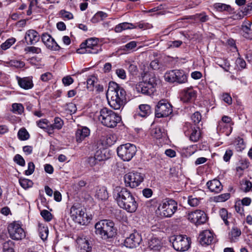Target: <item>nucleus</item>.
I'll return each mask as SVG.
<instances>
[{
	"label": "nucleus",
	"mask_w": 252,
	"mask_h": 252,
	"mask_svg": "<svg viewBox=\"0 0 252 252\" xmlns=\"http://www.w3.org/2000/svg\"><path fill=\"white\" fill-rule=\"evenodd\" d=\"M178 204L172 199L166 198L160 203L158 210L161 217L170 218L176 212Z\"/></svg>",
	"instance_id": "obj_5"
},
{
	"label": "nucleus",
	"mask_w": 252,
	"mask_h": 252,
	"mask_svg": "<svg viewBox=\"0 0 252 252\" xmlns=\"http://www.w3.org/2000/svg\"><path fill=\"white\" fill-rule=\"evenodd\" d=\"M213 6L217 11L225 12L227 14H232L235 12L234 8L229 4L218 2L215 3Z\"/></svg>",
	"instance_id": "obj_21"
},
{
	"label": "nucleus",
	"mask_w": 252,
	"mask_h": 252,
	"mask_svg": "<svg viewBox=\"0 0 252 252\" xmlns=\"http://www.w3.org/2000/svg\"><path fill=\"white\" fill-rule=\"evenodd\" d=\"M252 188V184L249 181H245L244 183L242 185V189L245 192L249 191Z\"/></svg>",
	"instance_id": "obj_60"
},
{
	"label": "nucleus",
	"mask_w": 252,
	"mask_h": 252,
	"mask_svg": "<svg viewBox=\"0 0 252 252\" xmlns=\"http://www.w3.org/2000/svg\"><path fill=\"white\" fill-rule=\"evenodd\" d=\"M187 136H189L190 141L196 142L200 137V132L195 127H193V129H191L190 134Z\"/></svg>",
	"instance_id": "obj_32"
},
{
	"label": "nucleus",
	"mask_w": 252,
	"mask_h": 252,
	"mask_svg": "<svg viewBox=\"0 0 252 252\" xmlns=\"http://www.w3.org/2000/svg\"><path fill=\"white\" fill-rule=\"evenodd\" d=\"M19 182L21 186L24 189H27L32 187L33 182L32 180L27 179H19Z\"/></svg>",
	"instance_id": "obj_37"
},
{
	"label": "nucleus",
	"mask_w": 252,
	"mask_h": 252,
	"mask_svg": "<svg viewBox=\"0 0 252 252\" xmlns=\"http://www.w3.org/2000/svg\"><path fill=\"white\" fill-rule=\"evenodd\" d=\"M117 140V138L115 134L109 133L104 137L102 142L106 146H111L115 143Z\"/></svg>",
	"instance_id": "obj_28"
},
{
	"label": "nucleus",
	"mask_w": 252,
	"mask_h": 252,
	"mask_svg": "<svg viewBox=\"0 0 252 252\" xmlns=\"http://www.w3.org/2000/svg\"><path fill=\"white\" fill-rule=\"evenodd\" d=\"M38 3V0H30V5L28 9L27 10V14L30 15L32 13V10L36 7Z\"/></svg>",
	"instance_id": "obj_45"
},
{
	"label": "nucleus",
	"mask_w": 252,
	"mask_h": 252,
	"mask_svg": "<svg viewBox=\"0 0 252 252\" xmlns=\"http://www.w3.org/2000/svg\"><path fill=\"white\" fill-rule=\"evenodd\" d=\"M53 127H54L56 129H61L63 125V121L59 117H56L54 119V123L53 124H51Z\"/></svg>",
	"instance_id": "obj_43"
},
{
	"label": "nucleus",
	"mask_w": 252,
	"mask_h": 252,
	"mask_svg": "<svg viewBox=\"0 0 252 252\" xmlns=\"http://www.w3.org/2000/svg\"><path fill=\"white\" fill-rule=\"evenodd\" d=\"M214 234L209 230H205L201 232L199 236V241L202 245L211 244L214 240Z\"/></svg>",
	"instance_id": "obj_20"
},
{
	"label": "nucleus",
	"mask_w": 252,
	"mask_h": 252,
	"mask_svg": "<svg viewBox=\"0 0 252 252\" xmlns=\"http://www.w3.org/2000/svg\"><path fill=\"white\" fill-rule=\"evenodd\" d=\"M137 46V42L135 41H132L123 47V50L128 51L132 50Z\"/></svg>",
	"instance_id": "obj_49"
},
{
	"label": "nucleus",
	"mask_w": 252,
	"mask_h": 252,
	"mask_svg": "<svg viewBox=\"0 0 252 252\" xmlns=\"http://www.w3.org/2000/svg\"><path fill=\"white\" fill-rule=\"evenodd\" d=\"M70 215L72 219L79 224H84L88 220L85 209L82 207L72 206L70 208Z\"/></svg>",
	"instance_id": "obj_10"
},
{
	"label": "nucleus",
	"mask_w": 252,
	"mask_h": 252,
	"mask_svg": "<svg viewBox=\"0 0 252 252\" xmlns=\"http://www.w3.org/2000/svg\"><path fill=\"white\" fill-rule=\"evenodd\" d=\"M142 241L141 235L137 232L131 233L126 237L124 242V245L128 248L133 249L138 247Z\"/></svg>",
	"instance_id": "obj_16"
},
{
	"label": "nucleus",
	"mask_w": 252,
	"mask_h": 252,
	"mask_svg": "<svg viewBox=\"0 0 252 252\" xmlns=\"http://www.w3.org/2000/svg\"><path fill=\"white\" fill-rule=\"evenodd\" d=\"M148 247L150 250L159 251L162 247L160 240L157 238H152L148 242Z\"/></svg>",
	"instance_id": "obj_29"
},
{
	"label": "nucleus",
	"mask_w": 252,
	"mask_h": 252,
	"mask_svg": "<svg viewBox=\"0 0 252 252\" xmlns=\"http://www.w3.org/2000/svg\"><path fill=\"white\" fill-rule=\"evenodd\" d=\"M117 154L120 158L126 161H130L135 156L137 149L136 146L131 143H126L117 148Z\"/></svg>",
	"instance_id": "obj_6"
},
{
	"label": "nucleus",
	"mask_w": 252,
	"mask_h": 252,
	"mask_svg": "<svg viewBox=\"0 0 252 252\" xmlns=\"http://www.w3.org/2000/svg\"><path fill=\"white\" fill-rule=\"evenodd\" d=\"M18 137L21 140H26L30 137V135L27 130L25 128H22L18 131Z\"/></svg>",
	"instance_id": "obj_36"
},
{
	"label": "nucleus",
	"mask_w": 252,
	"mask_h": 252,
	"mask_svg": "<svg viewBox=\"0 0 252 252\" xmlns=\"http://www.w3.org/2000/svg\"><path fill=\"white\" fill-rule=\"evenodd\" d=\"M193 127L191 124L189 123H186L183 126V130L185 134L187 136L190 134V132L191 131V129H193Z\"/></svg>",
	"instance_id": "obj_52"
},
{
	"label": "nucleus",
	"mask_w": 252,
	"mask_h": 252,
	"mask_svg": "<svg viewBox=\"0 0 252 252\" xmlns=\"http://www.w3.org/2000/svg\"><path fill=\"white\" fill-rule=\"evenodd\" d=\"M104 151V150L102 151L101 150H98L95 152L94 156L96 158V160L98 162L107 159V157L105 153L103 152Z\"/></svg>",
	"instance_id": "obj_41"
},
{
	"label": "nucleus",
	"mask_w": 252,
	"mask_h": 252,
	"mask_svg": "<svg viewBox=\"0 0 252 252\" xmlns=\"http://www.w3.org/2000/svg\"><path fill=\"white\" fill-rule=\"evenodd\" d=\"M152 135L157 139H160L166 136L165 129L160 126H158L152 130Z\"/></svg>",
	"instance_id": "obj_27"
},
{
	"label": "nucleus",
	"mask_w": 252,
	"mask_h": 252,
	"mask_svg": "<svg viewBox=\"0 0 252 252\" xmlns=\"http://www.w3.org/2000/svg\"><path fill=\"white\" fill-rule=\"evenodd\" d=\"M113 196L118 205L129 213L136 211L138 203L135 198L126 188L117 187L113 191Z\"/></svg>",
	"instance_id": "obj_2"
},
{
	"label": "nucleus",
	"mask_w": 252,
	"mask_h": 252,
	"mask_svg": "<svg viewBox=\"0 0 252 252\" xmlns=\"http://www.w3.org/2000/svg\"><path fill=\"white\" fill-rule=\"evenodd\" d=\"M62 82L65 86H69L73 83V79L70 76H67L63 78Z\"/></svg>",
	"instance_id": "obj_64"
},
{
	"label": "nucleus",
	"mask_w": 252,
	"mask_h": 252,
	"mask_svg": "<svg viewBox=\"0 0 252 252\" xmlns=\"http://www.w3.org/2000/svg\"><path fill=\"white\" fill-rule=\"evenodd\" d=\"M7 229L10 237L13 240H20L26 237L24 230L17 222L15 221L9 224Z\"/></svg>",
	"instance_id": "obj_11"
},
{
	"label": "nucleus",
	"mask_w": 252,
	"mask_h": 252,
	"mask_svg": "<svg viewBox=\"0 0 252 252\" xmlns=\"http://www.w3.org/2000/svg\"><path fill=\"white\" fill-rule=\"evenodd\" d=\"M207 186L209 190L212 192L218 193L222 189V186L219 180L214 179L207 183Z\"/></svg>",
	"instance_id": "obj_24"
},
{
	"label": "nucleus",
	"mask_w": 252,
	"mask_h": 252,
	"mask_svg": "<svg viewBox=\"0 0 252 252\" xmlns=\"http://www.w3.org/2000/svg\"><path fill=\"white\" fill-rule=\"evenodd\" d=\"M41 37L43 43L48 49L54 51H58L60 49L54 39L47 33H43Z\"/></svg>",
	"instance_id": "obj_17"
},
{
	"label": "nucleus",
	"mask_w": 252,
	"mask_h": 252,
	"mask_svg": "<svg viewBox=\"0 0 252 252\" xmlns=\"http://www.w3.org/2000/svg\"><path fill=\"white\" fill-rule=\"evenodd\" d=\"M87 163L92 167L94 166L98 163V161L96 160L94 156L89 157L87 158Z\"/></svg>",
	"instance_id": "obj_62"
},
{
	"label": "nucleus",
	"mask_w": 252,
	"mask_h": 252,
	"mask_svg": "<svg viewBox=\"0 0 252 252\" xmlns=\"http://www.w3.org/2000/svg\"><path fill=\"white\" fill-rule=\"evenodd\" d=\"M135 25L136 26V27H138L139 29L144 30L150 29L152 27L151 24H150L148 23H144L143 22H140L135 24Z\"/></svg>",
	"instance_id": "obj_56"
},
{
	"label": "nucleus",
	"mask_w": 252,
	"mask_h": 252,
	"mask_svg": "<svg viewBox=\"0 0 252 252\" xmlns=\"http://www.w3.org/2000/svg\"><path fill=\"white\" fill-rule=\"evenodd\" d=\"M126 93L125 89L115 82L109 83L106 97L109 106L114 110L124 108L126 102Z\"/></svg>",
	"instance_id": "obj_1"
},
{
	"label": "nucleus",
	"mask_w": 252,
	"mask_h": 252,
	"mask_svg": "<svg viewBox=\"0 0 252 252\" xmlns=\"http://www.w3.org/2000/svg\"><path fill=\"white\" fill-rule=\"evenodd\" d=\"M136 28V26L135 25L130 23L124 22L116 26L115 30L116 32H120L123 30L135 29Z\"/></svg>",
	"instance_id": "obj_30"
},
{
	"label": "nucleus",
	"mask_w": 252,
	"mask_h": 252,
	"mask_svg": "<svg viewBox=\"0 0 252 252\" xmlns=\"http://www.w3.org/2000/svg\"><path fill=\"white\" fill-rule=\"evenodd\" d=\"M14 38H11L7 39L4 43L1 45V48L2 50H5L8 49L15 42Z\"/></svg>",
	"instance_id": "obj_42"
},
{
	"label": "nucleus",
	"mask_w": 252,
	"mask_h": 252,
	"mask_svg": "<svg viewBox=\"0 0 252 252\" xmlns=\"http://www.w3.org/2000/svg\"><path fill=\"white\" fill-rule=\"evenodd\" d=\"M217 130L219 134L224 133L225 135L229 136L232 132V127L230 124H224L223 122H219Z\"/></svg>",
	"instance_id": "obj_25"
},
{
	"label": "nucleus",
	"mask_w": 252,
	"mask_h": 252,
	"mask_svg": "<svg viewBox=\"0 0 252 252\" xmlns=\"http://www.w3.org/2000/svg\"><path fill=\"white\" fill-rule=\"evenodd\" d=\"M116 73L118 77L122 79H125L126 75L125 70L122 68H119L116 70Z\"/></svg>",
	"instance_id": "obj_59"
},
{
	"label": "nucleus",
	"mask_w": 252,
	"mask_h": 252,
	"mask_svg": "<svg viewBox=\"0 0 252 252\" xmlns=\"http://www.w3.org/2000/svg\"><path fill=\"white\" fill-rule=\"evenodd\" d=\"M217 63L219 66H220L221 67L224 69L225 71H228L229 67V63L226 60H224L223 61V63H221L220 60L219 61L217 62Z\"/></svg>",
	"instance_id": "obj_61"
},
{
	"label": "nucleus",
	"mask_w": 252,
	"mask_h": 252,
	"mask_svg": "<svg viewBox=\"0 0 252 252\" xmlns=\"http://www.w3.org/2000/svg\"><path fill=\"white\" fill-rule=\"evenodd\" d=\"M190 238L186 235H177L174 237L172 246L174 250L179 252L187 251L190 246Z\"/></svg>",
	"instance_id": "obj_8"
},
{
	"label": "nucleus",
	"mask_w": 252,
	"mask_h": 252,
	"mask_svg": "<svg viewBox=\"0 0 252 252\" xmlns=\"http://www.w3.org/2000/svg\"><path fill=\"white\" fill-rule=\"evenodd\" d=\"M14 161L20 166H24L25 165V161L23 158L20 155L17 154L14 158Z\"/></svg>",
	"instance_id": "obj_50"
},
{
	"label": "nucleus",
	"mask_w": 252,
	"mask_h": 252,
	"mask_svg": "<svg viewBox=\"0 0 252 252\" xmlns=\"http://www.w3.org/2000/svg\"><path fill=\"white\" fill-rule=\"evenodd\" d=\"M114 223L110 220H104L97 222L95 225V233L104 240L113 237L116 234Z\"/></svg>",
	"instance_id": "obj_3"
},
{
	"label": "nucleus",
	"mask_w": 252,
	"mask_h": 252,
	"mask_svg": "<svg viewBox=\"0 0 252 252\" xmlns=\"http://www.w3.org/2000/svg\"><path fill=\"white\" fill-rule=\"evenodd\" d=\"M24 39L27 44L34 45L39 41L40 35L36 31L29 30L26 32Z\"/></svg>",
	"instance_id": "obj_18"
},
{
	"label": "nucleus",
	"mask_w": 252,
	"mask_h": 252,
	"mask_svg": "<svg viewBox=\"0 0 252 252\" xmlns=\"http://www.w3.org/2000/svg\"><path fill=\"white\" fill-rule=\"evenodd\" d=\"M197 92L192 87L184 89L181 93V99L184 102H190L195 99Z\"/></svg>",
	"instance_id": "obj_19"
},
{
	"label": "nucleus",
	"mask_w": 252,
	"mask_h": 252,
	"mask_svg": "<svg viewBox=\"0 0 252 252\" xmlns=\"http://www.w3.org/2000/svg\"><path fill=\"white\" fill-rule=\"evenodd\" d=\"M221 97L222 100L228 104L230 105L232 103V98L229 94L227 93H223L222 94Z\"/></svg>",
	"instance_id": "obj_57"
},
{
	"label": "nucleus",
	"mask_w": 252,
	"mask_h": 252,
	"mask_svg": "<svg viewBox=\"0 0 252 252\" xmlns=\"http://www.w3.org/2000/svg\"><path fill=\"white\" fill-rule=\"evenodd\" d=\"M156 84L155 78H151L148 82H140L136 86L135 89L137 92L150 95L155 91Z\"/></svg>",
	"instance_id": "obj_13"
},
{
	"label": "nucleus",
	"mask_w": 252,
	"mask_h": 252,
	"mask_svg": "<svg viewBox=\"0 0 252 252\" xmlns=\"http://www.w3.org/2000/svg\"><path fill=\"white\" fill-rule=\"evenodd\" d=\"M12 108L13 113L17 114H21L24 112V110L23 106L20 103L13 104Z\"/></svg>",
	"instance_id": "obj_40"
},
{
	"label": "nucleus",
	"mask_w": 252,
	"mask_h": 252,
	"mask_svg": "<svg viewBox=\"0 0 252 252\" xmlns=\"http://www.w3.org/2000/svg\"><path fill=\"white\" fill-rule=\"evenodd\" d=\"M252 11V2L248 3V4L244 7L242 8L241 11L244 15L251 14Z\"/></svg>",
	"instance_id": "obj_55"
},
{
	"label": "nucleus",
	"mask_w": 252,
	"mask_h": 252,
	"mask_svg": "<svg viewBox=\"0 0 252 252\" xmlns=\"http://www.w3.org/2000/svg\"><path fill=\"white\" fill-rule=\"evenodd\" d=\"M13 242L9 240L3 244V252H14L13 249Z\"/></svg>",
	"instance_id": "obj_38"
},
{
	"label": "nucleus",
	"mask_w": 252,
	"mask_h": 252,
	"mask_svg": "<svg viewBox=\"0 0 252 252\" xmlns=\"http://www.w3.org/2000/svg\"><path fill=\"white\" fill-rule=\"evenodd\" d=\"M82 48H84L86 52L90 54H97L101 50V47L98 44L97 38H91L86 40L85 43L81 44Z\"/></svg>",
	"instance_id": "obj_14"
},
{
	"label": "nucleus",
	"mask_w": 252,
	"mask_h": 252,
	"mask_svg": "<svg viewBox=\"0 0 252 252\" xmlns=\"http://www.w3.org/2000/svg\"><path fill=\"white\" fill-rule=\"evenodd\" d=\"M99 120L101 123L108 127H114L121 121V117L107 108H103L100 111Z\"/></svg>",
	"instance_id": "obj_4"
},
{
	"label": "nucleus",
	"mask_w": 252,
	"mask_h": 252,
	"mask_svg": "<svg viewBox=\"0 0 252 252\" xmlns=\"http://www.w3.org/2000/svg\"><path fill=\"white\" fill-rule=\"evenodd\" d=\"M219 215L223 221H224V223L226 225L229 224V222L227 220L228 217V212L225 208H221L220 209L219 211Z\"/></svg>",
	"instance_id": "obj_39"
},
{
	"label": "nucleus",
	"mask_w": 252,
	"mask_h": 252,
	"mask_svg": "<svg viewBox=\"0 0 252 252\" xmlns=\"http://www.w3.org/2000/svg\"><path fill=\"white\" fill-rule=\"evenodd\" d=\"M188 204L192 207H196L200 203V200L198 198L190 196L188 198Z\"/></svg>",
	"instance_id": "obj_46"
},
{
	"label": "nucleus",
	"mask_w": 252,
	"mask_h": 252,
	"mask_svg": "<svg viewBox=\"0 0 252 252\" xmlns=\"http://www.w3.org/2000/svg\"><path fill=\"white\" fill-rule=\"evenodd\" d=\"M139 114L141 117H145L149 115L151 112V106L148 104H141L139 106Z\"/></svg>",
	"instance_id": "obj_31"
},
{
	"label": "nucleus",
	"mask_w": 252,
	"mask_h": 252,
	"mask_svg": "<svg viewBox=\"0 0 252 252\" xmlns=\"http://www.w3.org/2000/svg\"><path fill=\"white\" fill-rule=\"evenodd\" d=\"M191 120L195 124H198L201 120V115L198 112H196L191 116Z\"/></svg>",
	"instance_id": "obj_58"
},
{
	"label": "nucleus",
	"mask_w": 252,
	"mask_h": 252,
	"mask_svg": "<svg viewBox=\"0 0 252 252\" xmlns=\"http://www.w3.org/2000/svg\"><path fill=\"white\" fill-rule=\"evenodd\" d=\"M165 80L171 83L183 84L187 82L188 78L185 72L182 70H172L165 74Z\"/></svg>",
	"instance_id": "obj_7"
},
{
	"label": "nucleus",
	"mask_w": 252,
	"mask_h": 252,
	"mask_svg": "<svg viewBox=\"0 0 252 252\" xmlns=\"http://www.w3.org/2000/svg\"><path fill=\"white\" fill-rule=\"evenodd\" d=\"M40 214L44 219L47 221H50L52 219V214L46 210H44L41 211Z\"/></svg>",
	"instance_id": "obj_51"
},
{
	"label": "nucleus",
	"mask_w": 252,
	"mask_h": 252,
	"mask_svg": "<svg viewBox=\"0 0 252 252\" xmlns=\"http://www.w3.org/2000/svg\"><path fill=\"white\" fill-rule=\"evenodd\" d=\"M95 196L100 200H106L108 197V192L106 189L102 187L96 190Z\"/></svg>",
	"instance_id": "obj_33"
},
{
	"label": "nucleus",
	"mask_w": 252,
	"mask_h": 252,
	"mask_svg": "<svg viewBox=\"0 0 252 252\" xmlns=\"http://www.w3.org/2000/svg\"><path fill=\"white\" fill-rule=\"evenodd\" d=\"M25 51L27 53H32L33 54H39L41 53V50L40 48L34 46H28L25 48Z\"/></svg>",
	"instance_id": "obj_48"
},
{
	"label": "nucleus",
	"mask_w": 252,
	"mask_h": 252,
	"mask_svg": "<svg viewBox=\"0 0 252 252\" xmlns=\"http://www.w3.org/2000/svg\"><path fill=\"white\" fill-rule=\"evenodd\" d=\"M241 234V232L240 230L236 227L233 228L230 233L229 235L231 236V239L232 240H234L235 239L237 238L238 237H239Z\"/></svg>",
	"instance_id": "obj_47"
},
{
	"label": "nucleus",
	"mask_w": 252,
	"mask_h": 252,
	"mask_svg": "<svg viewBox=\"0 0 252 252\" xmlns=\"http://www.w3.org/2000/svg\"><path fill=\"white\" fill-rule=\"evenodd\" d=\"M17 80L20 87L25 90L32 89L33 86L32 80V78L29 77L20 78L17 76Z\"/></svg>",
	"instance_id": "obj_23"
},
{
	"label": "nucleus",
	"mask_w": 252,
	"mask_h": 252,
	"mask_svg": "<svg viewBox=\"0 0 252 252\" xmlns=\"http://www.w3.org/2000/svg\"><path fill=\"white\" fill-rule=\"evenodd\" d=\"M155 12L156 13H154V15H166L168 13L167 11L162 10L160 8H158V7L154 8L151 9H150L148 11H144L143 14H147L151 12Z\"/></svg>",
	"instance_id": "obj_35"
},
{
	"label": "nucleus",
	"mask_w": 252,
	"mask_h": 252,
	"mask_svg": "<svg viewBox=\"0 0 252 252\" xmlns=\"http://www.w3.org/2000/svg\"><path fill=\"white\" fill-rule=\"evenodd\" d=\"M172 113L171 105L166 100H160L155 108V115L157 118L165 117Z\"/></svg>",
	"instance_id": "obj_12"
},
{
	"label": "nucleus",
	"mask_w": 252,
	"mask_h": 252,
	"mask_svg": "<svg viewBox=\"0 0 252 252\" xmlns=\"http://www.w3.org/2000/svg\"><path fill=\"white\" fill-rule=\"evenodd\" d=\"M207 219V216L205 212L200 210L190 212L188 215V219L196 225L204 223L206 222Z\"/></svg>",
	"instance_id": "obj_15"
},
{
	"label": "nucleus",
	"mask_w": 252,
	"mask_h": 252,
	"mask_svg": "<svg viewBox=\"0 0 252 252\" xmlns=\"http://www.w3.org/2000/svg\"><path fill=\"white\" fill-rule=\"evenodd\" d=\"M35 166L32 162L28 163V169L25 172V175L29 176L32 174L34 171Z\"/></svg>",
	"instance_id": "obj_53"
},
{
	"label": "nucleus",
	"mask_w": 252,
	"mask_h": 252,
	"mask_svg": "<svg viewBox=\"0 0 252 252\" xmlns=\"http://www.w3.org/2000/svg\"><path fill=\"white\" fill-rule=\"evenodd\" d=\"M143 175L138 172H129L124 176L125 185L127 187L134 188L139 186L143 181Z\"/></svg>",
	"instance_id": "obj_9"
},
{
	"label": "nucleus",
	"mask_w": 252,
	"mask_h": 252,
	"mask_svg": "<svg viewBox=\"0 0 252 252\" xmlns=\"http://www.w3.org/2000/svg\"><path fill=\"white\" fill-rule=\"evenodd\" d=\"M48 121L45 119H41L36 122L37 126L39 127L44 129H45L48 126Z\"/></svg>",
	"instance_id": "obj_54"
},
{
	"label": "nucleus",
	"mask_w": 252,
	"mask_h": 252,
	"mask_svg": "<svg viewBox=\"0 0 252 252\" xmlns=\"http://www.w3.org/2000/svg\"><path fill=\"white\" fill-rule=\"evenodd\" d=\"M230 195L229 193H225L220 194L215 197V201L217 202H224L230 198Z\"/></svg>",
	"instance_id": "obj_44"
},
{
	"label": "nucleus",
	"mask_w": 252,
	"mask_h": 252,
	"mask_svg": "<svg viewBox=\"0 0 252 252\" xmlns=\"http://www.w3.org/2000/svg\"><path fill=\"white\" fill-rule=\"evenodd\" d=\"M38 232L39 235L43 241L47 239L48 235V228L47 226L39 224L38 226Z\"/></svg>",
	"instance_id": "obj_34"
},
{
	"label": "nucleus",
	"mask_w": 252,
	"mask_h": 252,
	"mask_svg": "<svg viewBox=\"0 0 252 252\" xmlns=\"http://www.w3.org/2000/svg\"><path fill=\"white\" fill-rule=\"evenodd\" d=\"M53 77L52 74L50 72H46L41 75L40 79L43 82H47Z\"/></svg>",
	"instance_id": "obj_63"
},
{
	"label": "nucleus",
	"mask_w": 252,
	"mask_h": 252,
	"mask_svg": "<svg viewBox=\"0 0 252 252\" xmlns=\"http://www.w3.org/2000/svg\"><path fill=\"white\" fill-rule=\"evenodd\" d=\"M251 23L249 21L244 22L242 26V34L247 39H252V31L250 28Z\"/></svg>",
	"instance_id": "obj_26"
},
{
	"label": "nucleus",
	"mask_w": 252,
	"mask_h": 252,
	"mask_svg": "<svg viewBox=\"0 0 252 252\" xmlns=\"http://www.w3.org/2000/svg\"><path fill=\"white\" fill-rule=\"evenodd\" d=\"M90 134V129L87 127H83L78 128L75 133L76 141L78 143H81L85 139L88 137Z\"/></svg>",
	"instance_id": "obj_22"
}]
</instances>
